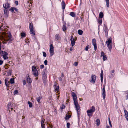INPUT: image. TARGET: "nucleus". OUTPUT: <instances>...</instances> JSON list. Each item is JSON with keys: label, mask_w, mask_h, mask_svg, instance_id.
<instances>
[{"label": "nucleus", "mask_w": 128, "mask_h": 128, "mask_svg": "<svg viewBox=\"0 0 128 128\" xmlns=\"http://www.w3.org/2000/svg\"><path fill=\"white\" fill-rule=\"evenodd\" d=\"M106 43L107 45V47L109 50L110 51V52L112 47V38L110 37L107 40V41H106Z\"/></svg>", "instance_id": "1"}, {"label": "nucleus", "mask_w": 128, "mask_h": 128, "mask_svg": "<svg viewBox=\"0 0 128 128\" xmlns=\"http://www.w3.org/2000/svg\"><path fill=\"white\" fill-rule=\"evenodd\" d=\"M71 94L73 97L74 105L76 106V104H78V102L77 97L76 96V94L74 92H72L71 93Z\"/></svg>", "instance_id": "2"}, {"label": "nucleus", "mask_w": 128, "mask_h": 128, "mask_svg": "<svg viewBox=\"0 0 128 128\" xmlns=\"http://www.w3.org/2000/svg\"><path fill=\"white\" fill-rule=\"evenodd\" d=\"M32 69L33 74L35 76H38V73L36 67L34 66H33L32 67Z\"/></svg>", "instance_id": "3"}, {"label": "nucleus", "mask_w": 128, "mask_h": 128, "mask_svg": "<svg viewBox=\"0 0 128 128\" xmlns=\"http://www.w3.org/2000/svg\"><path fill=\"white\" fill-rule=\"evenodd\" d=\"M76 106L75 105V108H76V110L77 112V114L78 118H79L80 117V111H78L80 108V106H79V104H76Z\"/></svg>", "instance_id": "4"}, {"label": "nucleus", "mask_w": 128, "mask_h": 128, "mask_svg": "<svg viewBox=\"0 0 128 128\" xmlns=\"http://www.w3.org/2000/svg\"><path fill=\"white\" fill-rule=\"evenodd\" d=\"M96 40L95 39H93L92 40V45L94 46V50L96 51L97 49V45L96 43ZM95 53L96 52H94Z\"/></svg>", "instance_id": "5"}, {"label": "nucleus", "mask_w": 128, "mask_h": 128, "mask_svg": "<svg viewBox=\"0 0 128 128\" xmlns=\"http://www.w3.org/2000/svg\"><path fill=\"white\" fill-rule=\"evenodd\" d=\"M54 47L53 46V45L52 44L50 45V56H52L54 54Z\"/></svg>", "instance_id": "6"}, {"label": "nucleus", "mask_w": 128, "mask_h": 128, "mask_svg": "<svg viewBox=\"0 0 128 128\" xmlns=\"http://www.w3.org/2000/svg\"><path fill=\"white\" fill-rule=\"evenodd\" d=\"M42 80H43L44 83V82L46 81L47 78V75L46 73V70H44L42 72Z\"/></svg>", "instance_id": "7"}, {"label": "nucleus", "mask_w": 128, "mask_h": 128, "mask_svg": "<svg viewBox=\"0 0 128 128\" xmlns=\"http://www.w3.org/2000/svg\"><path fill=\"white\" fill-rule=\"evenodd\" d=\"M102 96L103 100H105L106 96V92L105 90V86L104 85L103 87Z\"/></svg>", "instance_id": "8"}, {"label": "nucleus", "mask_w": 128, "mask_h": 128, "mask_svg": "<svg viewBox=\"0 0 128 128\" xmlns=\"http://www.w3.org/2000/svg\"><path fill=\"white\" fill-rule=\"evenodd\" d=\"M55 39L56 41L60 42L61 40V37L59 34H57L55 36Z\"/></svg>", "instance_id": "9"}, {"label": "nucleus", "mask_w": 128, "mask_h": 128, "mask_svg": "<svg viewBox=\"0 0 128 128\" xmlns=\"http://www.w3.org/2000/svg\"><path fill=\"white\" fill-rule=\"evenodd\" d=\"M96 76L95 75L92 74V80H90V82L92 83H94L96 82Z\"/></svg>", "instance_id": "10"}, {"label": "nucleus", "mask_w": 128, "mask_h": 128, "mask_svg": "<svg viewBox=\"0 0 128 128\" xmlns=\"http://www.w3.org/2000/svg\"><path fill=\"white\" fill-rule=\"evenodd\" d=\"M5 85L7 87H9L10 85V82L8 81V78H6L5 80Z\"/></svg>", "instance_id": "11"}, {"label": "nucleus", "mask_w": 128, "mask_h": 128, "mask_svg": "<svg viewBox=\"0 0 128 128\" xmlns=\"http://www.w3.org/2000/svg\"><path fill=\"white\" fill-rule=\"evenodd\" d=\"M104 32L106 36V38H108V30L107 26H106L105 27Z\"/></svg>", "instance_id": "12"}, {"label": "nucleus", "mask_w": 128, "mask_h": 128, "mask_svg": "<svg viewBox=\"0 0 128 128\" xmlns=\"http://www.w3.org/2000/svg\"><path fill=\"white\" fill-rule=\"evenodd\" d=\"M70 40L71 41V44L72 45V46H73L75 45V42L74 40V38H73L72 36L71 37Z\"/></svg>", "instance_id": "13"}, {"label": "nucleus", "mask_w": 128, "mask_h": 128, "mask_svg": "<svg viewBox=\"0 0 128 128\" xmlns=\"http://www.w3.org/2000/svg\"><path fill=\"white\" fill-rule=\"evenodd\" d=\"M101 56L103 57V60L105 61L107 59V57L106 56L105 54L103 52H101Z\"/></svg>", "instance_id": "14"}, {"label": "nucleus", "mask_w": 128, "mask_h": 128, "mask_svg": "<svg viewBox=\"0 0 128 128\" xmlns=\"http://www.w3.org/2000/svg\"><path fill=\"white\" fill-rule=\"evenodd\" d=\"M103 76L104 74L102 70L101 71V73L100 74V77H101V84L102 86V85L103 82Z\"/></svg>", "instance_id": "15"}, {"label": "nucleus", "mask_w": 128, "mask_h": 128, "mask_svg": "<svg viewBox=\"0 0 128 128\" xmlns=\"http://www.w3.org/2000/svg\"><path fill=\"white\" fill-rule=\"evenodd\" d=\"M3 7L5 9H8L10 7V4L8 3L3 5Z\"/></svg>", "instance_id": "16"}, {"label": "nucleus", "mask_w": 128, "mask_h": 128, "mask_svg": "<svg viewBox=\"0 0 128 128\" xmlns=\"http://www.w3.org/2000/svg\"><path fill=\"white\" fill-rule=\"evenodd\" d=\"M88 115L89 118L91 117L92 116L93 114V113L91 112L90 111V110H88L87 111Z\"/></svg>", "instance_id": "17"}, {"label": "nucleus", "mask_w": 128, "mask_h": 128, "mask_svg": "<svg viewBox=\"0 0 128 128\" xmlns=\"http://www.w3.org/2000/svg\"><path fill=\"white\" fill-rule=\"evenodd\" d=\"M30 34H32V36L33 37H34V36L36 34L35 33V30L34 29L31 30H30Z\"/></svg>", "instance_id": "18"}, {"label": "nucleus", "mask_w": 128, "mask_h": 128, "mask_svg": "<svg viewBox=\"0 0 128 128\" xmlns=\"http://www.w3.org/2000/svg\"><path fill=\"white\" fill-rule=\"evenodd\" d=\"M8 40L10 42H12L13 40L12 37L10 33L8 35Z\"/></svg>", "instance_id": "19"}, {"label": "nucleus", "mask_w": 128, "mask_h": 128, "mask_svg": "<svg viewBox=\"0 0 128 128\" xmlns=\"http://www.w3.org/2000/svg\"><path fill=\"white\" fill-rule=\"evenodd\" d=\"M66 6V4L64 1H63L62 2V9H63V12H64V9L65 8Z\"/></svg>", "instance_id": "20"}, {"label": "nucleus", "mask_w": 128, "mask_h": 128, "mask_svg": "<svg viewBox=\"0 0 128 128\" xmlns=\"http://www.w3.org/2000/svg\"><path fill=\"white\" fill-rule=\"evenodd\" d=\"M55 90L58 91L59 90V86L58 84H57L54 85Z\"/></svg>", "instance_id": "21"}, {"label": "nucleus", "mask_w": 128, "mask_h": 128, "mask_svg": "<svg viewBox=\"0 0 128 128\" xmlns=\"http://www.w3.org/2000/svg\"><path fill=\"white\" fill-rule=\"evenodd\" d=\"M124 113L125 115V118L128 121V112L126 110H124Z\"/></svg>", "instance_id": "22"}, {"label": "nucleus", "mask_w": 128, "mask_h": 128, "mask_svg": "<svg viewBox=\"0 0 128 128\" xmlns=\"http://www.w3.org/2000/svg\"><path fill=\"white\" fill-rule=\"evenodd\" d=\"M22 38L26 37V34L24 32H22L20 34Z\"/></svg>", "instance_id": "23"}, {"label": "nucleus", "mask_w": 128, "mask_h": 128, "mask_svg": "<svg viewBox=\"0 0 128 128\" xmlns=\"http://www.w3.org/2000/svg\"><path fill=\"white\" fill-rule=\"evenodd\" d=\"M66 23H65L64 24L63 26V30L64 32H66V31L67 30V28H66Z\"/></svg>", "instance_id": "24"}, {"label": "nucleus", "mask_w": 128, "mask_h": 128, "mask_svg": "<svg viewBox=\"0 0 128 128\" xmlns=\"http://www.w3.org/2000/svg\"><path fill=\"white\" fill-rule=\"evenodd\" d=\"M91 109L88 110L94 113L96 111L95 108L94 106H92L91 107Z\"/></svg>", "instance_id": "25"}, {"label": "nucleus", "mask_w": 128, "mask_h": 128, "mask_svg": "<svg viewBox=\"0 0 128 128\" xmlns=\"http://www.w3.org/2000/svg\"><path fill=\"white\" fill-rule=\"evenodd\" d=\"M26 80L27 82L30 84H31L32 82V80H31V78H29V76L27 77Z\"/></svg>", "instance_id": "26"}, {"label": "nucleus", "mask_w": 128, "mask_h": 128, "mask_svg": "<svg viewBox=\"0 0 128 128\" xmlns=\"http://www.w3.org/2000/svg\"><path fill=\"white\" fill-rule=\"evenodd\" d=\"M30 30H31L34 29V26L33 25V24L32 22L31 23H30Z\"/></svg>", "instance_id": "27"}, {"label": "nucleus", "mask_w": 128, "mask_h": 128, "mask_svg": "<svg viewBox=\"0 0 128 128\" xmlns=\"http://www.w3.org/2000/svg\"><path fill=\"white\" fill-rule=\"evenodd\" d=\"M70 15L71 16L74 18H75L76 16V14L74 12H70Z\"/></svg>", "instance_id": "28"}, {"label": "nucleus", "mask_w": 128, "mask_h": 128, "mask_svg": "<svg viewBox=\"0 0 128 128\" xmlns=\"http://www.w3.org/2000/svg\"><path fill=\"white\" fill-rule=\"evenodd\" d=\"M1 53L3 56H7L8 55V53L6 52L5 51H2Z\"/></svg>", "instance_id": "29"}, {"label": "nucleus", "mask_w": 128, "mask_h": 128, "mask_svg": "<svg viewBox=\"0 0 128 128\" xmlns=\"http://www.w3.org/2000/svg\"><path fill=\"white\" fill-rule=\"evenodd\" d=\"M71 117V116L68 114L66 115V117L65 118V119L66 120H68Z\"/></svg>", "instance_id": "30"}, {"label": "nucleus", "mask_w": 128, "mask_h": 128, "mask_svg": "<svg viewBox=\"0 0 128 128\" xmlns=\"http://www.w3.org/2000/svg\"><path fill=\"white\" fill-rule=\"evenodd\" d=\"M104 16V14L103 13L101 12H100V14L99 17L100 18L102 19Z\"/></svg>", "instance_id": "31"}, {"label": "nucleus", "mask_w": 128, "mask_h": 128, "mask_svg": "<svg viewBox=\"0 0 128 128\" xmlns=\"http://www.w3.org/2000/svg\"><path fill=\"white\" fill-rule=\"evenodd\" d=\"M10 83L11 84H13L14 83V78H12L10 79Z\"/></svg>", "instance_id": "32"}, {"label": "nucleus", "mask_w": 128, "mask_h": 128, "mask_svg": "<svg viewBox=\"0 0 128 128\" xmlns=\"http://www.w3.org/2000/svg\"><path fill=\"white\" fill-rule=\"evenodd\" d=\"M105 1L106 2V6L108 8H109L110 6V1L109 0H105Z\"/></svg>", "instance_id": "33"}, {"label": "nucleus", "mask_w": 128, "mask_h": 128, "mask_svg": "<svg viewBox=\"0 0 128 128\" xmlns=\"http://www.w3.org/2000/svg\"><path fill=\"white\" fill-rule=\"evenodd\" d=\"M96 123L97 125L98 126H99L100 124V120L99 119H97L96 121Z\"/></svg>", "instance_id": "34"}, {"label": "nucleus", "mask_w": 128, "mask_h": 128, "mask_svg": "<svg viewBox=\"0 0 128 128\" xmlns=\"http://www.w3.org/2000/svg\"><path fill=\"white\" fill-rule=\"evenodd\" d=\"M98 22L99 24V26L101 25L102 22V19H100L98 20Z\"/></svg>", "instance_id": "35"}, {"label": "nucleus", "mask_w": 128, "mask_h": 128, "mask_svg": "<svg viewBox=\"0 0 128 128\" xmlns=\"http://www.w3.org/2000/svg\"><path fill=\"white\" fill-rule=\"evenodd\" d=\"M78 33L79 34L82 35L83 34V32L81 30H79L78 31Z\"/></svg>", "instance_id": "36"}, {"label": "nucleus", "mask_w": 128, "mask_h": 128, "mask_svg": "<svg viewBox=\"0 0 128 128\" xmlns=\"http://www.w3.org/2000/svg\"><path fill=\"white\" fill-rule=\"evenodd\" d=\"M42 98V97H40L39 96V97H38V98H37V102H38V103H40V100Z\"/></svg>", "instance_id": "37"}, {"label": "nucleus", "mask_w": 128, "mask_h": 128, "mask_svg": "<svg viewBox=\"0 0 128 128\" xmlns=\"http://www.w3.org/2000/svg\"><path fill=\"white\" fill-rule=\"evenodd\" d=\"M45 119L44 118H43V117H42L41 120V125L44 124V121H45Z\"/></svg>", "instance_id": "38"}, {"label": "nucleus", "mask_w": 128, "mask_h": 128, "mask_svg": "<svg viewBox=\"0 0 128 128\" xmlns=\"http://www.w3.org/2000/svg\"><path fill=\"white\" fill-rule=\"evenodd\" d=\"M28 104L29 105V107L30 108H32V103L29 101L28 102Z\"/></svg>", "instance_id": "39"}, {"label": "nucleus", "mask_w": 128, "mask_h": 128, "mask_svg": "<svg viewBox=\"0 0 128 128\" xmlns=\"http://www.w3.org/2000/svg\"><path fill=\"white\" fill-rule=\"evenodd\" d=\"M9 10L12 12L14 13V7L11 8Z\"/></svg>", "instance_id": "40"}, {"label": "nucleus", "mask_w": 128, "mask_h": 128, "mask_svg": "<svg viewBox=\"0 0 128 128\" xmlns=\"http://www.w3.org/2000/svg\"><path fill=\"white\" fill-rule=\"evenodd\" d=\"M7 56H3V58L4 60H8V57Z\"/></svg>", "instance_id": "41"}, {"label": "nucleus", "mask_w": 128, "mask_h": 128, "mask_svg": "<svg viewBox=\"0 0 128 128\" xmlns=\"http://www.w3.org/2000/svg\"><path fill=\"white\" fill-rule=\"evenodd\" d=\"M7 9H5L4 10V12L5 14L7 15L8 14V10H6Z\"/></svg>", "instance_id": "42"}, {"label": "nucleus", "mask_w": 128, "mask_h": 128, "mask_svg": "<svg viewBox=\"0 0 128 128\" xmlns=\"http://www.w3.org/2000/svg\"><path fill=\"white\" fill-rule=\"evenodd\" d=\"M18 93V90H15L14 92V95L17 94Z\"/></svg>", "instance_id": "43"}, {"label": "nucleus", "mask_w": 128, "mask_h": 128, "mask_svg": "<svg viewBox=\"0 0 128 128\" xmlns=\"http://www.w3.org/2000/svg\"><path fill=\"white\" fill-rule=\"evenodd\" d=\"M11 105V102H9L8 106V110H9V108H10V107H12V106H10Z\"/></svg>", "instance_id": "44"}, {"label": "nucleus", "mask_w": 128, "mask_h": 128, "mask_svg": "<svg viewBox=\"0 0 128 128\" xmlns=\"http://www.w3.org/2000/svg\"><path fill=\"white\" fill-rule=\"evenodd\" d=\"M89 46L88 45L86 46L85 48V50L86 51H88L89 48Z\"/></svg>", "instance_id": "45"}, {"label": "nucleus", "mask_w": 128, "mask_h": 128, "mask_svg": "<svg viewBox=\"0 0 128 128\" xmlns=\"http://www.w3.org/2000/svg\"><path fill=\"white\" fill-rule=\"evenodd\" d=\"M43 56L44 57H46V52H43Z\"/></svg>", "instance_id": "46"}, {"label": "nucleus", "mask_w": 128, "mask_h": 128, "mask_svg": "<svg viewBox=\"0 0 128 128\" xmlns=\"http://www.w3.org/2000/svg\"><path fill=\"white\" fill-rule=\"evenodd\" d=\"M70 123L69 122H68L67 124V128H70Z\"/></svg>", "instance_id": "47"}, {"label": "nucleus", "mask_w": 128, "mask_h": 128, "mask_svg": "<svg viewBox=\"0 0 128 128\" xmlns=\"http://www.w3.org/2000/svg\"><path fill=\"white\" fill-rule=\"evenodd\" d=\"M14 10H15V11H16V12H18V10L17 8L14 7Z\"/></svg>", "instance_id": "48"}, {"label": "nucleus", "mask_w": 128, "mask_h": 128, "mask_svg": "<svg viewBox=\"0 0 128 128\" xmlns=\"http://www.w3.org/2000/svg\"><path fill=\"white\" fill-rule=\"evenodd\" d=\"M44 66L43 64H42L41 66H40V68L41 69H43L44 68Z\"/></svg>", "instance_id": "49"}, {"label": "nucleus", "mask_w": 128, "mask_h": 128, "mask_svg": "<svg viewBox=\"0 0 128 128\" xmlns=\"http://www.w3.org/2000/svg\"><path fill=\"white\" fill-rule=\"evenodd\" d=\"M11 72L10 71L8 72V76H9L11 75Z\"/></svg>", "instance_id": "50"}, {"label": "nucleus", "mask_w": 128, "mask_h": 128, "mask_svg": "<svg viewBox=\"0 0 128 128\" xmlns=\"http://www.w3.org/2000/svg\"><path fill=\"white\" fill-rule=\"evenodd\" d=\"M41 127L42 128H45V124H42L41 125Z\"/></svg>", "instance_id": "51"}, {"label": "nucleus", "mask_w": 128, "mask_h": 128, "mask_svg": "<svg viewBox=\"0 0 128 128\" xmlns=\"http://www.w3.org/2000/svg\"><path fill=\"white\" fill-rule=\"evenodd\" d=\"M73 47V46H72V47L70 48V51H72L74 50V48Z\"/></svg>", "instance_id": "52"}, {"label": "nucleus", "mask_w": 128, "mask_h": 128, "mask_svg": "<svg viewBox=\"0 0 128 128\" xmlns=\"http://www.w3.org/2000/svg\"><path fill=\"white\" fill-rule=\"evenodd\" d=\"M26 82L25 80H24L23 82V84L24 85L26 84Z\"/></svg>", "instance_id": "53"}, {"label": "nucleus", "mask_w": 128, "mask_h": 128, "mask_svg": "<svg viewBox=\"0 0 128 128\" xmlns=\"http://www.w3.org/2000/svg\"><path fill=\"white\" fill-rule=\"evenodd\" d=\"M126 94L127 95L126 96V100H128V91L127 92Z\"/></svg>", "instance_id": "54"}, {"label": "nucleus", "mask_w": 128, "mask_h": 128, "mask_svg": "<svg viewBox=\"0 0 128 128\" xmlns=\"http://www.w3.org/2000/svg\"><path fill=\"white\" fill-rule=\"evenodd\" d=\"M15 3L16 6H18V1H16L15 2Z\"/></svg>", "instance_id": "55"}, {"label": "nucleus", "mask_w": 128, "mask_h": 128, "mask_svg": "<svg viewBox=\"0 0 128 128\" xmlns=\"http://www.w3.org/2000/svg\"><path fill=\"white\" fill-rule=\"evenodd\" d=\"M65 108V106H63L62 107H61L60 108H61L62 110H63L64 109V108Z\"/></svg>", "instance_id": "56"}, {"label": "nucleus", "mask_w": 128, "mask_h": 128, "mask_svg": "<svg viewBox=\"0 0 128 128\" xmlns=\"http://www.w3.org/2000/svg\"><path fill=\"white\" fill-rule=\"evenodd\" d=\"M64 72H62V76H61L62 78H63L64 77Z\"/></svg>", "instance_id": "57"}, {"label": "nucleus", "mask_w": 128, "mask_h": 128, "mask_svg": "<svg viewBox=\"0 0 128 128\" xmlns=\"http://www.w3.org/2000/svg\"><path fill=\"white\" fill-rule=\"evenodd\" d=\"M1 44H2V42H0V52L1 51Z\"/></svg>", "instance_id": "58"}, {"label": "nucleus", "mask_w": 128, "mask_h": 128, "mask_svg": "<svg viewBox=\"0 0 128 128\" xmlns=\"http://www.w3.org/2000/svg\"><path fill=\"white\" fill-rule=\"evenodd\" d=\"M48 63V61L47 60H46L44 62V64H47Z\"/></svg>", "instance_id": "59"}, {"label": "nucleus", "mask_w": 128, "mask_h": 128, "mask_svg": "<svg viewBox=\"0 0 128 128\" xmlns=\"http://www.w3.org/2000/svg\"><path fill=\"white\" fill-rule=\"evenodd\" d=\"M3 63V61L2 60H0V64H2Z\"/></svg>", "instance_id": "60"}, {"label": "nucleus", "mask_w": 128, "mask_h": 128, "mask_svg": "<svg viewBox=\"0 0 128 128\" xmlns=\"http://www.w3.org/2000/svg\"><path fill=\"white\" fill-rule=\"evenodd\" d=\"M58 80L60 81H61L62 80V78H58Z\"/></svg>", "instance_id": "61"}, {"label": "nucleus", "mask_w": 128, "mask_h": 128, "mask_svg": "<svg viewBox=\"0 0 128 128\" xmlns=\"http://www.w3.org/2000/svg\"><path fill=\"white\" fill-rule=\"evenodd\" d=\"M109 124L110 125V127L111 128H112V124L111 122H110V123H109Z\"/></svg>", "instance_id": "62"}, {"label": "nucleus", "mask_w": 128, "mask_h": 128, "mask_svg": "<svg viewBox=\"0 0 128 128\" xmlns=\"http://www.w3.org/2000/svg\"><path fill=\"white\" fill-rule=\"evenodd\" d=\"M106 128H110V127L109 126H106Z\"/></svg>", "instance_id": "63"}, {"label": "nucleus", "mask_w": 128, "mask_h": 128, "mask_svg": "<svg viewBox=\"0 0 128 128\" xmlns=\"http://www.w3.org/2000/svg\"><path fill=\"white\" fill-rule=\"evenodd\" d=\"M115 72V70H113L112 71V73H114Z\"/></svg>", "instance_id": "64"}]
</instances>
